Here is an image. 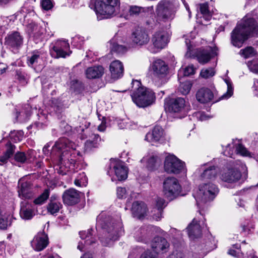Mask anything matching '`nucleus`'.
Wrapping results in <instances>:
<instances>
[{"label":"nucleus","mask_w":258,"mask_h":258,"mask_svg":"<svg viewBox=\"0 0 258 258\" xmlns=\"http://www.w3.org/2000/svg\"><path fill=\"white\" fill-rule=\"evenodd\" d=\"M131 39L134 44L143 46L148 43L150 38L147 31L144 28L137 27L133 30Z\"/></svg>","instance_id":"obj_14"},{"label":"nucleus","mask_w":258,"mask_h":258,"mask_svg":"<svg viewBox=\"0 0 258 258\" xmlns=\"http://www.w3.org/2000/svg\"><path fill=\"white\" fill-rule=\"evenodd\" d=\"M153 12V6L147 8L132 6L130 9V15H149L152 14Z\"/></svg>","instance_id":"obj_37"},{"label":"nucleus","mask_w":258,"mask_h":258,"mask_svg":"<svg viewBox=\"0 0 258 258\" xmlns=\"http://www.w3.org/2000/svg\"><path fill=\"white\" fill-rule=\"evenodd\" d=\"M211 17H197V22L200 25L206 26L207 23L211 20Z\"/></svg>","instance_id":"obj_62"},{"label":"nucleus","mask_w":258,"mask_h":258,"mask_svg":"<svg viewBox=\"0 0 258 258\" xmlns=\"http://www.w3.org/2000/svg\"><path fill=\"white\" fill-rule=\"evenodd\" d=\"M192 83L190 81H185L182 83H180L179 86V91L183 95H187L189 93L192 87Z\"/></svg>","instance_id":"obj_47"},{"label":"nucleus","mask_w":258,"mask_h":258,"mask_svg":"<svg viewBox=\"0 0 258 258\" xmlns=\"http://www.w3.org/2000/svg\"><path fill=\"white\" fill-rule=\"evenodd\" d=\"M33 152V151H29L25 153L24 152L18 151L14 155L12 160H14L15 161L20 164L28 163L32 158Z\"/></svg>","instance_id":"obj_36"},{"label":"nucleus","mask_w":258,"mask_h":258,"mask_svg":"<svg viewBox=\"0 0 258 258\" xmlns=\"http://www.w3.org/2000/svg\"><path fill=\"white\" fill-rule=\"evenodd\" d=\"M51 107L56 113H60L63 111V105L55 98H52Z\"/></svg>","instance_id":"obj_49"},{"label":"nucleus","mask_w":258,"mask_h":258,"mask_svg":"<svg viewBox=\"0 0 258 258\" xmlns=\"http://www.w3.org/2000/svg\"><path fill=\"white\" fill-rule=\"evenodd\" d=\"M148 209L146 204L143 202L136 201L132 204L131 211L134 217L141 218L144 217Z\"/></svg>","instance_id":"obj_30"},{"label":"nucleus","mask_w":258,"mask_h":258,"mask_svg":"<svg viewBox=\"0 0 258 258\" xmlns=\"http://www.w3.org/2000/svg\"><path fill=\"white\" fill-rule=\"evenodd\" d=\"M236 151L237 153L243 156H246L248 153V151L241 144H238L236 147Z\"/></svg>","instance_id":"obj_61"},{"label":"nucleus","mask_w":258,"mask_h":258,"mask_svg":"<svg viewBox=\"0 0 258 258\" xmlns=\"http://www.w3.org/2000/svg\"><path fill=\"white\" fill-rule=\"evenodd\" d=\"M212 54L211 47H209V48H200L197 49L195 54H191V57H196L200 63L205 64L210 61L213 57Z\"/></svg>","instance_id":"obj_20"},{"label":"nucleus","mask_w":258,"mask_h":258,"mask_svg":"<svg viewBox=\"0 0 258 258\" xmlns=\"http://www.w3.org/2000/svg\"><path fill=\"white\" fill-rule=\"evenodd\" d=\"M5 40V45L14 53L18 52L23 44V37L18 31L8 34Z\"/></svg>","instance_id":"obj_12"},{"label":"nucleus","mask_w":258,"mask_h":258,"mask_svg":"<svg viewBox=\"0 0 258 258\" xmlns=\"http://www.w3.org/2000/svg\"><path fill=\"white\" fill-rule=\"evenodd\" d=\"M41 6L43 9L46 11L50 10L53 6L51 0H41Z\"/></svg>","instance_id":"obj_59"},{"label":"nucleus","mask_w":258,"mask_h":258,"mask_svg":"<svg viewBox=\"0 0 258 258\" xmlns=\"http://www.w3.org/2000/svg\"><path fill=\"white\" fill-rule=\"evenodd\" d=\"M110 46V51L113 53L117 54H122L127 51V48L124 45H120L115 41V40L113 38L109 41Z\"/></svg>","instance_id":"obj_39"},{"label":"nucleus","mask_w":258,"mask_h":258,"mask_svg":"<svg viewBox=\"0 0 258 258\" xmlns=\"http://www.w3.org/2000/svg\"><path fill=\"white\" fill-rule=\"evenodd\" d=\"M6 146L7 148L6 151L3 155L0 156V161L4 163H6L7 160L13 155L16 149V146L10 142H8Z\"/></svg>","instance_id":"obj_40"},{"label":"nucleus","mask_w":258,"mask_h":258,"mask_svg":"<svg viewBox=\"0 0 258 258\" xmlns=\"http://www.w3.org/2000/svg\"><path fill=\"white\" fill-rule=\"evenodd\" d=\"M60 132L62 135L69 137L73 135L72 127L64 122L61 124Z\"/></svg>","instance_id":"obj_52"},{"label":"nucleus","mask_w":258,"mask_h":258,"mask_svg":"<svg viewBox=\"0 0 258 258\" xmlns=\"http://www.w3.org/2000/svg\"><path fill=\"white\" fill-rule=\"evenodd\" d=\"M157 161V158L154 156H152L149 158L147 161V167L149 170H153L156 167V163Z\"/></svg>","instance_id":"obj_54"},{"label":"nucleus","mask_w":258,"mask_h":258,"mask_svg":"<svg viewBox=\"0 0 258 258\" xmlns=\"http://www.w3.org/2000/svg\"><path fill=\"white\" fill-rule=\"evenodd\" d=\"M257 35L258 24L255 20L253 17H243L230 34L231 43L240 48L249 38L257 37Z\"/></svg>","instance_id":"obj_2"},{"label":"nucleus","mask_w":258,"mask_h":258,"mask_svg":"<svg viewBox=\"0 0 258 258\" xmlns=\"http://www.w3.org/2000/svg\"><path fill=\"white\" fill-rule=\"evenodd\" d=\"M26 76V74L21 71H19L17 72V79L23 85L27 83Z\"/></svg>","instance_id":"obj_55"},{"label":"nucleus","mask_w":258,"mask_h":258,"mask_svg":"<svg viewBox=\"0 0 258 258\" xmlns=\"http://www.w3.org/2000/svg\"><path fill=\"white\" fill-rule=\"evenodd\" d=\"M54 145L52 146L51 148V152L49 151V148L50 147L49 145L48 144H46L44 146V147L43 148V153L46 155H50L51 156L53 157L54 156H56V157H58V151H56L54 153H52V148L53 147Z\"/></svg>","instance_id":"obj_58"},{"label":"nucleus","mask_w":258,"mask_h":258,"mask_svg":"<svg viewBox=\"0 0 258 258\" xmlns=\"http://www.w3.org/2000/svg\"><path fill=\"white\" fill-rule=\"evenodd\" d=\"M32 113V108L28 104L24 105L20 109L15 108L13 112L16 122H24L27 121Z\"/></svg>","instance_id":"obj_18"},{"label":"nucleus","mask_w":258,"mask_h":258,"mask_svg":"<svg viewBox=\"0 0 258 258\" xmlns=\"http://www.w3.org/2000/svg\"><path fill=\"white\" fill-rule=\"evenodd\" d=\"M49 193V189H45L39 196L34 200L33 203L35 205H42L48 199Z\"/></svg>","instance_id":"obj_45"},{"label":"nucleus","mask_w":258,"mask_h":258,"mask_svg":"<svg viewBox=\"0 0 258 258\" xmlns=\"http://www.w3.org/2000/svg\"><path fill=\"white\" fill-rule=\"evenodd\" d=\"M241 177L240 171L236 168H230L224 171L221 175V179L226 182L234 183Z\"/></svg>","instance_id":"obj_23"},{"label":"nucleus","mask_w":258,"mask_h":258,"mask_svg":"<svg viewBox=\"0 0 258 258\" xmlns=\"http://www.w3.org/2000/svg\"><path fill=\"white\" fill-rule=\"evenodd\" d=\"M186 101L183 98H170L165 100V109L171 113H179V118L186 115Z\"/></svg>","instance_id":"obj_7"},{"label":"nucleus","mask_w":258,"mask_h":258,"mask_svg":"<svg viewBox=\"0 0 258 258\" xmlns=\"http://www.w3.org/2000/svg\"><path fill=\"white\" fill-rule=\"evenodd\" d=\"M188 236L192 239L197 238L202 235V229L198 220L194 218L186 228Z\"/></svg>","instance_id":"obj_29"},{"label":"nucleus","mask_w":258,"mask_h":258,"mask_svg":"<svg viewBox=\"0 0 258 258\" xmlns=\"http://www.w3.org/2000/svg\"><path fill=\"white\" fill-rule=\"evenodd\" d=\"M249 70L253 73L258 74V61L252 60L247 63Z\"/></svg>","instance_id":"obj_53"},{"label":"nucleus","mask_w":258,"mask_h":258,"mask_svg":"<svg viewBox=\"0 0 258 258\" xmlns=\"http://www.w3.org/2000/svg\"><path fill=\"white\" fill-rule=\"evenodd\" d=\"M26 32L36 44L42 43L46 40L45 29L35 22L31 21L26 25Z\"/></svg>","instance_id":"obj_9"},{"label":"nucleus","mask_w":258,"mask_h":258,"mask_svg":"<svg viewBox=\"0 0 258 258\" xmlns=\"http://www.w3.org/2000/svg\"><path fill=\"white\" fill-rule=\"evenodd\" d=\"M109 70L111 78L114 80L118 79L123 76V66L122 63L118 60L113 61L110 63Z\"/></svg>","instance_id":"obj_28"},{"label":"nucleus","mask_w":258,"mask_h":258,"mask_svg":"<svg viewBox=\"0 0 258 258\" xmlns=\"http://www.w3.org/2000/svg\"><path fill=\"white\" fill-rule=\"evenodd\" d=\"M116 194L118 198L123 199L125 197L126 189L125 187H118L116 189Z\"/></svg>","instance_id":"obj_63"},{"label":"nucleus","mask_w":258,"mask_h":258,"mask_svg":"<svg viewBox=\"0 0 258 258\" xmlns=\"http://www.w3.org/2000/svg\"><path fill=\"white\" fill-rule=\"evenodd\" d=\"M103 73L104 68L101 66L89 67L86 70V77L89 79L99 78Z\"/></svg>","instance_id":"obj_35"},{"label":"nucleus","mask_w":258,"mask_h":258,"mask_svg":"<svg viewBox=\"0 0 258 258\" xmlns=\"http://www.w3.org/2000/svg\"><path fill=\"white\" fill-rule=\"evenodd\" d=\"M184 163L173 155L167 156L164 161V169L168 173L178 174L183 169Z\"/></svg>","instance_id":"obj_13"},{"label":"nucleus","mask_w":258,"mask_h":258,"mask_svg":"<svg viewBox=\"0 0 258 258\" xmlns=\"http://www.w3.org/2000/svg\"><path fill=\"white\" fill-rule=\"evenodd\" d=\"M101 138L98 134H92L91 139L87 140L85 143V150L86 152H91L97 149L100 146Z\"/></svg>","instance_id":"obj_33"},{"label":"nucleus","mask_w":258,"mask_h":258,"mask_svg":"<svg viewBox=\"0 0 258 258\" xmlns=\"http://www.w3.org/2000/svg\"><path fill=\"white\" fill-rule=\"evenodd\" d=\"M217 174V168L215 166L205 167L203 172L201 175L202 180L213 179L215 178Z\"/></svg>","instance_id":"obj_38"},{"label":"nucleus","mask_w":258,"mask_h":258,"mask_svg":"<svg viewBox=\"0 0 258 258\" xmlns=\"http://www.w3.org/2000/svg\"><path fill=\"white\" fill-rule=\"evenodd\" d=\"M20 216L22 219L25 220L31 219L34 216L32 205L27 202H22L20 211Z\"/></svg>","instance_id":"obj_31"},{"label":"nucleus","mask_w":258,"mask_h":258,"mask_svg":"<svg viewBox=\"0 0 258 258\" xmlns=\"http://www.w3.org/2000/svg\"><path fill=\"white\" fill-rule=\"evenodd\" d=\"M133 102L140 108L149 107L155 103V93L150 88L143 86L140 81L133 79L130 90Z\"/></svg>","instance_id":"obj_3"},{"label":"nucleus","mask_w":258,"mask_h":258,"mask_svg":"<svg viewBox=\"0 0 258 258\" xmlns=\"http://www.w3.org/2000/svg\"><path fill=\"white\" fill-rule=\"evenodd\" d=\"M72 43L74 45H76L78 48H81L84 43L83 38L76 36L73 38Z\"/></svg>","instance_id":"obj_60"},{"label":"nucleus","mask_w":258,"mask_h":258,"mask_svg":"<svg viewBox=\"0 0 258 258\" xmlns=\"http://www.w3.org/2000/svg\"><path fill=\"white\" fill-rule=\"evenodd\" d=\"M169 4L164 1L160 2L156 8V12L157 15H163V16H167L168 14L166 11L168 10Z\"/></svg>","instance_id":"obj_46"},{"label":"nucleus","mask_w":258,"mask_h":258,"mask_svg":"<svg viewBox=\"0 0 258 258\" xmlns=\"http://www.w3.org/2000/svg\"><path fill=\"white\" fill-rule=\"evenodd\" d=\"M70 89L75 94H81L85 91L84 83L78 80H73L70 82Z\"/></svg>","instance_id":"obj_41"},{"label":"nucleus","mask_w":258,"mask_h":258,"mask_svg":"<svg viewBox=\"0 0 258 258\" xmlns=\"http://www.w3.org/2000/svg\"><path fill=\"white\" fill-rule=\"evenodd\" d=\"M242 232L244 235H248L251 233V229L253 228L252 225H250L248 221H245L244 224L241 225Z\"/></svg>","instance_id":"obj_56"},{"label":"nucleus","mask_w":258,"mask_h":258,"mask_svg":"<svg viewBox=\"0 0 258 258\" xmlns=\"http://www.w3.org/2000/svg\"><path fill=\"white\" fill-rule=\"evenodd\" d=\"M152 69L154 76L160 79L165 77L169 71L168 64L161 59H157L153 62Z\"/></svg>","instance_id":"obj_17"},{"label":"nucleus","mask_w":258,"mask_h":258,"mask_svg":"<svg viewBox=\"0 0 258 258\" xmlns=\"http://www.w3.org/2000/svg\"><path fill=\"white\" fill-rule=\"evenodd\" d=\"M239 54L246 59L255 56L257 54V52L253 47L247 46L240 50Z\"/></svg>","instance_id":"obj_43"},{"label":"nucleus","mask_w":258,"mask_h":258,"mask_svg":"<svg viewBox=\"0 0 258 258\" xmlns=\"http://www.w3.org/2000/svg\"><path fill=\"white\" fill-rule=\"evenodd\" d=\"M49 52L52 57L59 58L70 56L72 51L68 40H57L50 44Z\"/></svg>","instance_id":"obj_8"},{"label":"nucleus","mask_w":258,"mask_h":258,"mask_svg":"<svg viewBox=\"0 0 258 258\" xmlns=\"http://www.w3.org/2000/svg\"><path fill=\"white\" fill-rule=\"evenodd\" d=\"M153 236V231L150 227H142L135 233L136 239L145 243H148Z\"/></svg>","instance_id":"obj_24"},{"label":"nucleus","mask_w":258,"mask_h":258,"mask_svg":"<svg viewBox=\"0 0 258 258\" xmlns=\"http://www.w3.org/2000/svg\"><path fill=\"white\" fill-rule=\"evenodd\" d=\"M170 244L167 240L161 236L154 237L151 243V246L156 253H164L168 250Z\"/></svg>","instance_id":"obj_21"},{"label":"nucleus","mask_w":258,"mask_h":258,"mask_svg":"<svg viewBox=\"0 0 258 258\" xmlns=\"http://www.w3.org/2000/svg\"><path fill=\"white\" fill-rule=\"evenodd\" d=\"M196 96L201 103H207L213 99L214 94L210 89L203 87L198 90Z\"/></svg>","instance_id":"obj_26"},{"label":"nucleus","mask_w":258,"mask_h":258,"mask_svg":"<svg viewBox=\"0 0 258 258\" xmlns=\"http://www.w3.org/2000/svg\"><path fill=\"white\" fill-rule=\"evenodd\" d=\"M62 208V205L60 202L56 199L55 196H52L49 200V202L47 205L48 213L54 215L59 212Z\"/></svg>","instance_id":"obj_34"},{"label":"nucleus","mask_w":258,"mask_h":258,"mask_svg":"<svg viewBox=\"0 0 258 258\" xmlns=\"http://www.w3.org/2000/svg\"><path fill=\"white\" fill-rule=\"evenodd\" d=\"M38 116L41 117V120H43L44 121H41L40 120L36 121L34 122L33 126H35L37 129H42L47 126L48 120L46 115L44 114H38Z\"/></svg>","instance_id":"obj_48"},{"label":"nucleus","mask_w":258,"mask_h":258,"mask_svg":"<svg viewBox=\"0 0 258 258\" xmlns=\"http://www.w3.org/2000/svg\"><path fill=\"white\" fill-rule=\"evenodd\" d=\"M92 229H89L87 231H82L79 232V235L82 239L85 240L86 245H91L96 242V239L93 237Z\"/></svg>","instance_id":"obj_42"},{"label":"nucleus","mask_w":258,"mask_h":258,"mask_svg":"<svg viewBox=\"0 0 258 258\" xmlns=\"http://www.w3.org/2000/svg\"><path fill=\"white\" fill-rule=\"evenodd\" d=\"M215 74V71L214 68H209L206 69H202L200 73V76L204 79H208L214 76Z\"/></svg>","instance_id":"obj_50"},{"label":"nucleus","mask_w":258,"mask_h":258,"mask_svg":"<svg viewBox=\"0 0 258 258\" xmlns=\"http://www.w3.org/2000/svg\"><path fill=\"white\" fill-rule=\"evenodd\" d=\"M185 43L187 47V51L185 54V56L187 57H191V48L192 47L190 44V40L189 39H185Z\"/></svg>","instance_id":"obj_64"},{"label":"nucleus","mask_w":258,"mask_h":258,"mask_svg":"<svg viewBox=\"0 0 258 258\" xmlns=\"http://www.w3.org/2000/svg\"><path fill=\"white\" fill-rule=\"evenodd\" d=\"M197 9H199L201 14L206 15L209 14V7L207 3L200 4L197 6Z\"/></svg>","instance_id":"obj_57"},{"label":"nucleus","mask_w":258,"mask_h":258,"mask_svg":"<svg viewBox=\"0 0 258 258\" xmlns=\"http://www.w3.org/2000/svg\"><path fill=\"white\" fill-rule=\"evenodd\" d=\"M181 186L178 180L175 177H168L163 183V192L165 197L172 200L180 191Z\"/></svg>","instance_id":"obj_10"},{"label":"nucleus","mask_w":258,"mask_h":258,"mask_svg":"<svg viewBox=\"0 0 258 258\" xmlns=\"http://www.w3.org/2000/svg\"><path fill=\"white\" fill-rule=\"evenodd\" d=\"M119 5V0H91L89 7L97 15L111 16Z\"/></svg>","instance_id":"obj_5"},{"label":"nucleus","mask_w":258,"mask_h":258,"mask_svg":"<svg viewBox=\"0 0 258 258\" xmlns=\"http://www.w3.org/2000/svg\"><path fill=\"white\" fill-rule=\"evenodd\" d=\"M62 198L64 204L73 206L79 202L80 197L77 190L70 188L64 191Z\"/></svg>","instance_id":"obj_22"},{"label":"nucleus","mask_w":258,"mask_h":258,"mask_svg":"<svg viewBox=\"0 0 258 258\" xmlns=\"http://www.w3.org/2000/svg\"><path fill=\"white\" fill-rule=\"evenodd\" d=\"M165 131L162 127L156 125L151 131L147 133L145 140L151 143H162L165 141Z\"/></svg>","instance_id":"obj_15"},{"label":"nucleus","mask_w":258,"mask_h":258,"mask_svg":"<svg viewBox=\"0 0 258 258\" xmlns=\"http://www.w3.org/2000/svg\"><path fill=\"white\" fill-rule=\"evenodd\" d=\"M219 189L215 184L209 182L203 183L199 186V191L194 196L197 204L206 203L213 201L219 192Z\"/></svg>","instance_id":"obj_6"},{"label":"nucleus","mask_w":258,"mask_h":258,"mask_svg":"<svg viewBox=\"0 0 258 258\" xmlns=\"http://www.w3.org/2000/svg\"><path fill=\"white\" fill-rule=\"evenodd\" d=\"M112 168L118 181H124L127 178L128 168L123 163L119 160H111L106 168L107 173L109 175H110V171Z\"/></svg>","instance_id":"obj_11"},{"label":"nucleus","mask_w":258,"mask_h":258,"mask_svg":"<svg viewBox=\"0 0 258 258\" xmlns=\"http://www.w3.org/2000/svg\"><path fill=\"white\" fill-rule=\"evenodd\" d=\"M152 42L156 48L163 49L169 42V34L163 30L156 31L152 35Z\"/></svg>","instance_id":"obj_16"},{"label":"nucleus","mask_w":258,"mask_h":258,"mask_svg":"<svg viewBox=\"0 0 258 258\" xmlns=\"http://www.w3.org/2000/svg\"><path fill=\"white\" fill-rule=\"evenodd\" d=\"M19 196L22 199H30L33 196L32 184L30 181L20 180L18 182Z\"/></svg>","instance_id":"obj_25"},{"label":"nucleus","mask_w":258,"mask_h":258,"mask_svg":"<svg viewBox=\"0 0 258 258\" xmlns=\"http://www.w3.org/2000/svg\"><path fill=\"white\" fill-rule=\"evenodd\" d=\"M48 244V238L44 231L38 233L31 242L32 247L37 251L43 250Z\"/></svg>","instance_id":"obj_19"},{"label":"nucleus","mask_w":258,"mask_h":258,"mask_svg":"<svg viewBox=\"0 0 258 258\" xmlns=\"http://www.w3.org/2000/svg\"><path fill=\"white\" fill-rule=\"evenodd\" d=\"M100 227L103 230V237L99 238L102 244L106 246L110 240H116L122 230V224L114 220L111 216L99 217L97 220V227Z\"/></svg>","instance_id":"obj_4"},{"label":"nucleus","mask_w":258,"mask_h":258,"mask_svg":"<svg viewBox=\"0 0 258 258\" xmlns=\"http://www.w3.org/2000/svg\"><path fill=\"white\" fill-rule=\"evenodd\" d=\"M156 207L154 208L153 219L157 221L160 220L163 217V209L166 207L167 204L165 200L158 197L156 200Z\"/></svg>","instance_id":"obj_32"},{"label":"nucleus","mask_w":258,"mask_h":258,"mask_svg":"<svg viewBox=\"0 0 258 258\" xmlns=\"http://www.w3.org/2000/svg\"><path fill=\"white\" fill-rule=\"evenodd\" d=\"M75 148L74 142L66 137L60 138L54 145L52 153L58 151L59 168L56 169L59 174L63 175L75 172L76 160L74 158L76 154L74 150Z\"/></svg>","instance_id":"obj_1"},{"label":"nucleus","mask_w":258,"mask_h":258,"mask_svg":"<svg viewBox=\"0 0 258 258\" xmlns=\"http://www.w3.org/2000/svg\"><path fill=\"white\" fill-rule=\"evenodd\" d=\"M24 133L22 130H14L10 132L9 136L12 141L17 143L22 140Z\"/></svg>","instance_id":"obj_44"},{"label":"nucleus","mask_w":258,"mask_h":258,"mask_svg":"<svg viewBox=\"0 0 258 258\" xmlns=\"http://www.w3.org/2000/svg\"><path fill=\"white\" fill-rule=\"evenodd\" d=\"M43 53L39 50H35L30 52L27 57L28 66L32 68H35L42 61V55Z\"/></svg>","instance_id":"obj_27"},{"label":"nucleus","mask_w":258,"mask_h":258,"mask_svg":"<svg viewBox=\"0 0 258 258\" xmlns=\"http://www.w3.org/2000/svg\"><path fill=\"white\" fill-rule=\"evenodd\" d=\"M195 70L193 65L188 66L186 67L183 71H180L178 72V76L179 77L181 76V74H183V76L184 77H188L190 75L195 74ZM180 79H179V80Z\"/></svg>","instance_id":"obj_51"}]
</instances>
